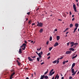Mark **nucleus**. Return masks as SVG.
I'll use <instances>...</instances> for the list:
<instances>
[{"instance_id": "33", "label": "nucleus", "mask_w": 79, "mask_h": 79, "mask_svg": "<svg viewBox=\"0 0 79 79\" xmlns=\"http://www.w3.org/2000/svg\"><path fill=\"white\" fill-rule=\"evenodd\" d=\"M56 64H58L59 63V62H60V61L59 60H56Z\"/></svg>"}, {"instance_id": "41", "label": "nucleus", "mask_w": 79, "mask_h": 79, "mask_svg": "<svg viewBox=\"0 0 79 79\" xmlns=\"http://www.w3.org/2000/svg\"><path fill=\"white\" fill-rule=\"evenodd\" d=\"M65 61H63V62L62 63H63V64H65Z\"/></svg>"}, {"instance_id": "56", "label": "nucleus", "mask_w": 79, "mask_h": 79, "mask_svg": "<svg viewBox=\"0 0 79 79\" xmlns=\"http://www.w3.org/2000/svg\"><path fill=\"white\" fill-rule=\"evenodd\" d=\"M65 63H68V60L65 61Z\"/></svg>"}, {"instance_id": "21", "label": "nucleus", "mask_w": 79, "mask_h": 79, "mask_svg": "<svg viewBox=\"0 0 79 79\" xmlns=\"http://www.w3.org/2000/svg\"><path fill=\"white\" fill-rule=\"evenodd\" d=\"M73 25L72 24H70V28H71V27H73Z\"/></svg>"}, {"instance_id": "54", "label": "nucleus", "mask_w": 79, "mask_h": 79, "mask_svg": "<svg viewBox=\"0 0 79 79\" xmlns=\"http://www.w3.org/2000/svg\"><path fill=\"white\" fill-rule=\"evenodd\" d=\"M46 44H47V45H48V41H47V42Z\"/></svg>"}, {"instance_id": "63", "label": "nucleus", "mask_w": 79, "mask_h": 79, "mask_svg": "<svg viewBox=\"0 0 79 79\" xmlns=\"http://www.w3.org/2000/svg\"><path fill=\"white\" fill-rule=\"evenodd\" d=\"M61 79H64V77H62Z\"/></svg>"}, {"instance_id": "14", "label": "nucleus", "mask_w": 79, "mask_h": 79, "mask_svg": "<svg viewBox=\"0 0 79 79\" xmlns=\"http://www.w3.org/2000/svg\"><path fill=\"white\" fill-rule=\"evenodd\" d=\"M75 49L73 48H69V50H72V51H74V50Z\"/></svg>"}, {"instance_id": "29", "label": "nucleus", "mask_w": 79, "mask_h": 79, "mask_svg": "<svg viewBox=\"0 0 79 79\" xmlns=\"http://www.w3.org/2000/svg\"><path fill=\"white\" fill-rule=\"evenodd\" d=\"M41 48H40V49L37 48V51H40V50H41Z\"/></svg>"}, {"instance_id": "9", "label": "nucleus", "mask_w": 79, "mask_h": 79, "mask_svg": "<svg viewBox=\"0 0 79 79\" xmlns=\"http://www.w3.org/2000/svg\"><path fill=\"white\" fill-rule=\"evenodd\" d=\"M71 69L72 70V73L73 74H74V69H73V68H71Z\"/></svg>"}, {"instance_id": "59", "label": "nucleus", "mask_w": 79, "mask_h": 79, "mask_svg": "<svg viewBox=\"0 0 79 79\" xmlns=\"http://www.w3.org/2000/svg\"><path fill=\"white\" fill-rule=\"evenodd\" d=\"M74 18H73L72 19V21H74Z\"/></svg>"}, {"instance_id": "13", "label": "nucleus", "mask_w": 79, "mask_h": 79, "mask_svg": "<svg viewBox=\"0 0 79 79\" xmlns=\"http://www.w3.org/2000/svg\"><path fill=\"white\" fill-rule=\"evenodd\" d=\"M77 70H76L75 72V71L74 72V73H73L72 74V76H74V75H75L76 74V73L77 72Z\"/></svg>"}, {"instance_id": "35", "label": "nucleus", "mask_w": 79, "mask_h": 79, "mask_svg": "<svg viewBox=\"0 0 79 79\" xmlns=\"http://www.w3.org/2000/svg\"><path fill=\"white\" fill-rule=\"evenodd\" d=\"M77 27H76L74 29V30L76 31V30H77Z\"/></svg>"}, {"instance_id": "37", "label": "nucleus", "mask_w": 79, "mask_h": 79, "mask_svg": "<svg viewBox=\"0 0 79 79\" xmlns=\"http://www.w3.org/2000/svg\"><path fill=\"white\" fill-rule=\"evenodd\" d=\"M58 76V74H57L55 77V79H56V78H57V77Z\"/></svg>"}, {"instance_id": "49", "label": "nucleus", "mask_w": 79, "mask_h": 79, "mask_svg": "<svg viewBox=\"0 0 79 79\" xmlns=\"http://www.w3.org/2000/svg\"><path fill=\"white\" fill-rule=\"evenodd\" d=\"M49 58H50V56H49L48 57V58H47L48 60Z\"/></svg>"}, {"instance_id": "22", "label": "nucleus", "mask_w": 79, "mask_h": 79, "mask_svg": "<svg viewBox=\"0 0 79 79\" xmlns=\"http://www.w3.org/2000/svg\"><path fill=\"white\" fill-rule=\"evenodd\" d=\"M52 48H53V47L49 48V51H51V50H52Z\"/></svg>"}, {"instance_id": "61", "label": "nucleus", "mask_w": 79, "mask_h": 79, "mask_svg": "<svg viewBox=\"0 0 79 79\" xmlns=\"http://www.w3.org/2000/svg\"><path fill=\"white\" fill-rule=\"evenodd\" d=\"M39 8H38L36 10L37 11V10H39Z\"/></svg>"}, {"instance_id": "18", "label": "nucleus", "mask_w": 79, "mask_h": 79, "mask_svg": "<svg viewBox=\"0 0 79 79\" xmlns=\"http://www.w3.org/2000/svg\"><path fill=\"white\" fill-rule=\"evenodd\" d=\"M77 56V54L75 56H74L72 57V59H74V58H76Z\"/></svg>"}, {"instance_id": "40", "label": "nucleus", "mask_w": 79, "mask_h": 79, "mask_svg": "<svg viewBox=\"0 0 79 79\" xmlns=\"http://www.w3.org/2000/svg\"><path fill=\"white\" fill-rule=\"evenodd\" d=\"M40 53L41 55H42V54H43V52H40Z\"/></svg>"}, {"instance_id": "32", "label": "nucleus", "mask_w": 79, "mask_h": 79, "mask_svg": "<svg viewBox=\"0 0 79 79\" xmlns=\"http://www.w3.org/2000/svg\"><path fill=\"white\" fill-rule=\"evenodd\" d=\"M73 78V77L70 76L69 77V79H72Z\"/></svg>"}, {"instance_id": "10", "label": "nucleus", "mask_w": 79, "mask_h": 79, "mask_svg": "<svg viewBox=\"0 0 79 79\" xmlns=\"http://www.w3.org/2000/svg\"><path fill=\"white\" fill-rule=\"evenodd\" d=\"M45 76V75H42L41 76V77L40 78V79H44V77Z\"/></svg>"}, {"instance_id": "64", "label": "nucleus", "mask_w": 79, "mask_h": 79, "mask_svg": "<svg viewBox=\"0 0 79 79\" xmlns=\"http://www.w3.org/2000/svg\"><path fill=\"white\" fill-rule=\"evenodd\" d=\"M54 77H52V79H54Z\"/></svg>"}, {"instance_id": "55", "label": "nucleus", "mask_w": 79, "mask_h": 79, "mask_svg": "<svg viewBox=\"0 0 79 79\" xmlns=\"http://www.w3.org/2000/svg\"><path fill=\"white\" fill-rule=\"evenodd\" d=\"M69 33V32L67 31V32L66 33V34H68Z\"/></svg>"}, {"instance_id": "34", "label": "nucleus", "mask_w": 79, "mask_h": 79, "mask_svg": "<svg viewBox=\"0 0 79 79\" xmlns=\"http://www.w3.org/2000/svg\"><path fill=\"white\" fill-rule=\"evenodd\" d=\"M30 12H28L27 13V15H30Z\"/></svg>"}, {"instance_id": "3", "label": "nucleus", "mask_w": 79, "mask_h": 79, "mask_svg": "<svg viewBox=\"0 0 79 79\" xmlns=\"http://www.w3.org/2000/svg\"><path fill=\"white\" fill-rule=\"evenodd\" d=\"M70 44H71V47H73L74 45V43L73 42H70Z\"/></svg>"}, {"instance_id": "11", "label": "nucleus", "mask_w": 79, "mask_h": 79, "mask_svg": "<svg viewBox=\"0 0 79 79\" xmlns=\"http://www.w3.org/2000/svg\"><path fill=\"white\" fill-rule=\"evenodd\" d=\"M19 54L22 53V50H21V49L20 48H19Z\"/></svg>"}, {"instance_id": "30", "label": "nucleus", "mask_w": 79, "mask_h": 79, "mask_svg": "<svg viewBox=\"0 0 79 79\" xmlns=\"http://www.w3.org/2000/svg\"><path fill=\"white\" fill-rule=\"evenodd\" d=\"M63 15L64 17H65V18H66V15L64 14Z\"/></svg>"}, {"instance_id": "47", "label": "nucleus", "mask_w": 79, "mask_h": 79, "mask_svg": "<svg viewBox=\"0 0 79 79\" xmlns=\"http://www.w3.org/2000/svg\"><path fill=\"white\" fill-rule=\"evenodd\" d=\"M39 57H40V58H42V56L41 55H40L38 56Z\"/></svg>"}, {"instance_id": "51", "label": "nucleus", "mask_w": 79, "mask_h": 79, "mask_svg": "<svg viewBox=\"0 0 79 79\" xmlns=\"http://www.w3.org/2000/svg\"><path fill=\"white\" fill-rule=\"evenodd\" d=\"M63 57H61L60 58V60H61V59H63Z\"/></svg>"}, {"instance_id": "24", "label": "nucleus", "mask_w": 79, "mask_h": 79, "mask_svg": "<svg viewBox=\"0 0 79 79\" xmlns=\"http://www.w3.org/2000/svg\"><path fill=\"white\" fill-rule=\"evenodd\" d=\"M53 69H52V70H51L49 74L52 73V71H53Z\"/></svg>"}, {"instance_id": "44", "label": "nucleus", "mask_w": 79, "mask_h": 79, "mask_svg": "<svg viewBox=\"0 0 79 79\" xmlns=\"http://www.w3.org/2000/svg\"><path fill=\"white\" fill-rule=\"evenodd\" d=\"M24 42L25 44H27V41H26L25 40Z\"/></svg>"}, {"instance_id": "57", "label": "nucleus", "mask_w": 79, "mask_h": 79, "mask_svg": "<svg viewBox=\"0 0 79 79\" xmlns=\"http://www.w3.org/2000/svg\"><path fill=\"white\" fill-rule=\"evenodd\" d=\"M18 65H20V63H19V62L18 63Z\"/></svg>"}, {"instance_id": "8", "label": "nucleus", "mask_w": 79, "mask_h": 79, "mask_svg": "<svg viewBox=\"0 0 79 79\" xmlns=\"http://www.w3.org/2000/svg\"><path fill=\"white\" fill-rule=\"evenodd\" d=\"M75 26L76 27H79V24L76 23L75 24Z\"/></svg>"}, {"instance_id": "48", "label": "nucleus", "mask_w": 79, "mask_h": 79, "mask_svg": "<svg viewBox=\"0 0 79 79\" xmlns=\"http://www.w3.org/2000/svg\"><path fill=\"white\" fill-rule=\"evenodd\" d=\"M44 64V62H42V63L41 64V65H42V64Z\"/></svg>"}, {"instance_id": "16", "label": "nucleus", "mask_w": 79, "mask_h": 79, "mask_svg": "<svg viewBox=\"0 0 79 79\" xmlns=\"http://www.w3.org/2000/svg\"><path fill=\"white\" fill-rule=\"evenodd\" d=\"M75 64H75V63H73L72 65V68H74V66H75Z\"/></svg>"}, {"instance_id": "2", "label": "nucleus", "mask_w": 79, "mask_h": 79, "mask_svg": "<svg viewBox=\"0 0 79 79\" xmlns=\"http://www.w3.org/2000/svg\"><path fill=\"white\" fill-rule=\"evenodd\" d=\"M73 7L75 12H77V10H76V4L73 5Z\"/></svg>"}, {"instance_id": "15", "label": "nucleus", "mask_w": 79, "mask_h": 79, "mask_svg": "<svg viewBox=\"0 0 79 79\" xmlns=\"http://www.w3.org/2000/svg\"><path fill=\"white\" fill-rule=\"evenodd\" d=\"M57 38V40H60V36H56Z\"/></svg>"}, {"instance_id": "50", "label": "nucleus", "mask_w": 79, "mask_h": 79, "mask_svg": "<svg viewBox=\"0 0 79 79\" xmlns=\"http://www.w3.org/2000/svg\"><path fill=\"white\" fill-rule=\"evenodd\" d=\"M70 15H72V13H71V12L70 11Z\"/></svg>"}, {"instance_id": "28", "label": "nucleus", "mask_w": 79, "mask_h": 79, "mask_svg": "<svg viewBox=\"0 0 79 79\" xmlns=\"http://www.w3.org/2000/svg\"><path fill=\"white\" fill-rule=\"evenodd\" d=\"M56 63V60H55V61H53L52 62V63L54 64L55 63Z\"/></svg>"}, {"instance_id": "23", "label": "nucleus", "mask_w": 79, "mask_h": 79, "mask_svg": "<svg viewBox=\"0 0 79 79\" xmlns=\"http://www.w3.org/2000/svg\"><path fill=\"white\" fill-rule=\"evenodd\" d=\"M48 69L47 71V72H46L44 73V75L47 74V73H48Z\"/></svg>"}, {"instance_id": "31", "label": "nucleus", "mask_w": 79, "mask_h": 79, "mask_svg": "<svg viewBox=\"0 0 79 79\" xmlns=\"http://www.w3.org/2000/svg\"><path fill=\"white\" fill-rule=\"evenodd\" d=\"M78 45V43H75L74 44V45Z\"/></svg>"}, {"instance_id": "4", "label": "nucleus", "mask_w": 79, "mask_h": 79, "mask_svg": "<svg viewBox=\"0 0 79 79\" xmlns=\"http://www.w3.org/2000/svg\"><path fill=\"white\" fill-rule=\"evenodd\" d=\"M15 72H14L13 73L10 75V79H12V77H13V75H15Z\"/></svg>"}, {"instance_id": "53", "label": "nucleus", "mask_w": 79, "mask_h": 79, "mask_svg": "<svg viewBox=\"0 0 79 79\" xmlns=\"http://www.w3.org/2000/svg\"><path fill=\"white\" fill-rule=\"evenodd\" d=\"M16 61H17V63H19V61H18V60H17Z\"/></svg>"}, {"instance_id": "5", "label": "nucleus", "mask_w": 79, "mask_h": 79, "mask_svg": "<svg viewBox=\"0 0 79 79\" xmlns=\"http://www.w3.org/2000/svg\"><path fill=\"white\" fill-rule=\"evenodd\" d=\"M71 51H67L66 52V53L67 54V55H68V54H70V53H71Z\"/></svg>"}, {"instance_id": "25", "label": "nucleus", "mask_w": 79, "mask_h": 79, "mask_svg": "<svg viewBox=\"0 0 79 79\" xmlns=\"http://www.w3.org/2000/svg\"><path fill=\"white\" fill-rule=\"evenodd\" d=\"M52 37L51 36L50 37V41H52Z\"/></svg>"}, {"instance_id": "58", "label": "nucleus", "mask_w": 79, "mask_h": 79, "mask_svg": "<svg viewBox=\"0 0 79 79\" xmlns=\"http://www.w3.org/2000/svg\"><path fill=\"white\" fill-rule=\"evenodd\" d=\"M74 15H72V18H74Z\"/></svg>"}, {"instance_id": "17", "label": "nucleus", "mask_w": 79, "mask_h": 79, "mask_svg": "<svg viewBox=\"0 0 79 79\" xmlns=\"http://www.w3.org/2000/svg\"><path fill=\"white\" fill-rule=\"evenodd\" d=\"M40 32V33H42V32H43V29L41 28V29L39 31Z\"/></svg>"}, {"instance_id": "27", "label": "nucleus", "mask_w": 79, "mask_h": 79, "mask_svg": "<svg viewBox=\"0 0 79 79\" xmlns=\"http://www.w3.org/2000/svg\"><path fill=\"white\" fill-rule=\"evenodd\" d=\"M31 56V58H35V57H36V56Z\"/></svg>"}, {"instance_id": "36", "label": "nucleus", "mask_w": 79, "mask_h": 79, "mask_svg": "<svg viewBox=\"0 0 79 79\" xmlns=\"http://www.w3.org/2000/svg\"><path fill=\"white\" fill-rule=\"evenodd\" d=\"M57 74V79H59V76H58V74Z\"/></svg>"}, {"instance_id": "60", "label": "nucleus", "mask_w": 79, "mask_h": 79, "mask_svg": "<svg viewBox=\"0 0 79 79\" xmlns=\"http://www.w3.org/2000/svg\"><path fill=\"white\" fill-rule=\"evenodd\" d=\"M65 30H66V31H67V30H68V28H66Z\"/></svg>"}, {"instance_id": "45", "label": "nucleus", "mask_w": 79, "mask_h": 79, "mask_svg": "<svg viewBox=\"0 0 79 79\" xmlns=\"http://www.w3.org/2000/svg\"><path fill=\"white\" fill-rule=\"evenodd\" d=\"M38 56L41 55V54H40V52L38 54Z\"/></svg>"}, {"instance_id": "39", "label": "nucleus", "mask_w": 79, "mask_h": 79, "mask_svg": "<svg viewBox=\"0 0 79 79\" xmlns=\"http://www.w3.org/2000/svg\"><path fill=\"white\" fill-rule=\"evenodd\" d=\"M35 25V23H33L31 24V26H33Z\"/></svg>"}, {"instance_id": "46", "label": "nucleus", "mask_w": 79, "mask_h": 79, "mask_svg": "<svg viewBox=\"0 0 79 79\" xmlns=\"http://www.w3.org/2000/svg\"><path fill=\"white\" fill-rule=\"evenodd\" d=\"M29 23H30V24H31V21H29L28 22V24H29Z\"/></svg>"}, {"instance_id": "52", "label": "nucleus", "mask_w": 79, "mask_h": 79, "mask_svg": "<svg viewBox=\"0 0 79 79\" xmlns=\"http://www.w3.org/2000/svg\"><path fill=\"white\" fill-rule=\"evenodd\" d=\"M57 31V29H56L54 30V31H55L56 32V31Z\"/></svg>"}, {"instance_id": "38", "label": "nucleus", "mask_w": 79, "mask_h": 79, "mask_svg": "<svg viewBox=\"0 0 79 79\" xmlns=\"http://www.w3.org/2000/svg\"><path fill=\"white\" fill-rule=\"evenodd\" d=\"M69 43H67V45L68 46H69Z\"/></svg>"}, {"instance_id": "1", "label": "nucleus", "mask_w": 79, "mask_h": 79, "mask_svg": "<svg viewBox=\"0 0 79 79\" xmlns=\"http://www.w3.org/2000/svg\"><path fill=\"white\" fill-rule=\"evenodd\" d=\"M37 23H38L37 26H38V27H42V26H43V24L42 23H39V22L37 21Z\"/></svg>"}, {"instance_id": "42", "label": "nucleus", "mask_w": 79, "mask_h": 79, "mask_svg": "<svg viewBox=\"0 0 79 79\" xmlns=\"http://www.w3.org/2000/svg\"><path fill=\"white\" fill-rule=\"evenodd\" d=\"M50 55V53H48V54H47V56H49V55Z\"/></svg>"}, {"instance_id": "19", "label": "nucleus", "mask_w": 79, "mask_h": 79, "mask_svg": "<svg viewBox=\"0 0 79 79\" xmlns=\"http://www.w3.org/2000/svg\"><path fill=\"white\" fill-rule=\"evenodd\" d=\"M22 46L23 47H26V44L25 43H24L22 44Z\"/></svg>"}, {"instance_id": "20", "label": "nucleus", "mask_w": 79, "mask_h": 79, "mask_svg": "<svg viewBox=\"0 0 79 79\" xmlns=\"http://www.w3.org/2000/svg\"><path fill=\"white\" fill-rule=\"evenodd\" d=\"M44 79H47L48 78V77L47 76H44Z\"/></svg>"}, {"instance_id": "43", "label": "nucleus", "mask_w": 79, "mask_h": 79, "mask_svg": "<svg viewBox=\"0 0 79 79\" xmlns=\"http://www.w3.org/2000/svg\"><path fill=\"white\" fill-rule=\"evenodd\" d=\"M26 48V47H24V48H22V49L23 50H25V48Z\"/></svg>"}, {"instance_id": "6", "label": "nucleus", "mask_w": 79, "mask_h": 79, "mask_svg": "<svg viewBox=\"0 0 79 79\" xmlns=\"http://www.w3.org/2000/svg\"><path fill=\"white\" fill-rule=\"evenodd\" d=\"M28 59H29V61H33V59H32L31 57H28Z\"/></svg>"}, {"instance_id": "62", "label": "nucleus", "mask_w": 79, "mask_h": 79, "mask_svg": "<svg viewBox=\"0 0 79 79\" xmlns=\"http://www.w3.org/2000/svg\"><path fill=\"white\" fill-rule=\"evenodd\" d=\"M26 21H27V20H28V19H27V18H26Z\"/></svg>"}, {"instance_id": "12", "label": "nucleus", "mask_w": 79, "mask_h": 79, "mask_svg": "<svg viewBox=\"0 0 79 79\" xmlns=\"http://www.w3.org/2000/svg\"><path fill=\"white\" fill-rule=\"evenodd\" d=\"M57 45H58V43L56 42L55 43L54 46V47H56V46H57Z\"/></svg>"}, {"instance_id": "26", "label": "nucleus", "mask_w": 79, "mask_h": 79, "mask_svg": "<svg viewBox=\"0 0 79 79\" xmlns=\"http://www.w3.org/2000/svg\"><path fill=\"white\" fill-rule=\"evenodd\" d=\"M37 60L38 61H39V60H40V57H37Z\"/></svg>"}, {"instance_id": "7", "label": "nucleus", "mask_w": 79, "mask_h": 79, "mask_svg": "<svg viewBox=\"0 0 79 79\" xmlns=\"http://www.w3.org/2000/svg\"><path fill=\"white\" fill-rule=\"evenodd\" d=\"M55 74V72H53L52 73H49V75L51 76H52L53 74Z\"/></svg>"}]
</instances>
